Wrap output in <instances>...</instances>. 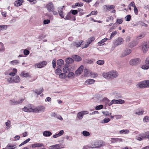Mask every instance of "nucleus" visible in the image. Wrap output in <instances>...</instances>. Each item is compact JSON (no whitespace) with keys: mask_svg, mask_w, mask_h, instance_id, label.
<instances>
[{"mask_svg":"<svg viewBox=\"0 0 149 149\" xmlns=\"http://www.w3.org/2000/svg\"><path fill=\"white\" fill-rule=\"evenodd\" d=\"M102 113L104 114V115L106 116L111 115V113H109L108 111H102Z\"/></svg>","mask_w":149,"mask_h":149,"instance_id":"nucleus-55","label":"nucleus"},{"mask_svg":"<svg viewBox=\"0 0 149 149\" xmlns=\"http://www.w3.org/2000/svg\"><path fill=\"white\" fill-rule=\"evenodd\" d=\"M103 108V105L101 104L96 106L95 107V109L96 110H99L102 109Z\"/></svg>","mask_w":149,"mask_h":149,"instance_id":"nucleus-54","label":"nucleus"},{"mask_svg":"<svg viewBox=\"0 0 149 149\" xmlns=\"http://www.w3.org/2000/svg\"><path fill=\"white\" fill-rule=\"evenodd\" d=\"M43 88H41L39 89H36L35 90V92L37 93L38 95L41 94L43 91Z\"/></svg>","mask_w":149,"mask_h":149,"instance_id":"nucleus-29","label":"nucleus"},{"mask_svg":"<svg viewBox=\"0 0 149 149\" xmlns=\"http://www.w3.org/2000/svg\"><path fill=\"white\" fill-rule=\"evenodd\" d=\"M74 76V73L72 72H70L68 74L67 77L68 78H70L71 77H73Z\"/></svg>","mask_w":149,"mask_h":149,"instance_id":"nucleus-45","label":"nucleus"},{"mask_svg":"<svg viewBox=\"0 0 149 149\" xmlns=\"http://www.w3.org/2000/svg\"><path fill=\"white\" fill-rule=\"evenodd\" d=\"M95 39L94 37H92L89 38L87 41V43L89 44H91Z\"/></svg>","mask_w":149,"mask_h":149,"instance_id":"nucleus-38","label":"nucleus"},{"mask_svg":"<svg viewBox=\"0 0 149 149\" xmlns=\"http://www.w3.org/2000/svg\"><path fill=\"white\" fill-rule=\"evenodd\" d=\"M104 6H105L108 11H109L112 9H113L115 8V6L113 5H104Z\"/></svg>","mask_w":149,"mask_h":149,"instance_id":"nucleus-26","label":"nucleus"},{"mask_svg":"<svg viewBox=\"0 0 149 149\" xmlns=\"http://www.w3.org/2000/svg\"><path fill=\"white\" fill-rule=\"evenodd\" d=\"M66 77V74L65 73H62L59 75V77L63 79H65Z\"/></svg>","mask_w":149,"mask_h":149,"instance_id":"nucleus-34","label":"nucleus"},{"mask_svg":"<svg viewBox=\"0 0 149 149\" xmlns=\"http://www.w3.org/2000/svg\"><path fill=\"white\" fill-rule=\"evenodd\" d=\"M88 113V112L87 111H83L79 112L77 114V117L79 119H82L84 115Z\"/></svg>","mask_w":149,"mask_h":149,"instance_id":"nucleus-8","label":"nucleus"},{"mask_svg":"<svg viewBox=\"0 0 149 149\" xmlns=\"http://www.w3.org/2000/svg\"><path fill=\"white\" fill-rule=\"evenodd\" d=\"M46 7L48 11L49 12L53 11L55 9L54 4L52 2L49 3L47 4Z\"/></svg>","mask_w":149,"mask_h":149,"instance_id":"nucleus-6","label":"nucleus"},{"mask_svg":"<svg viewBox=\"0 0 149 149\" xmlns=\"http://www.w3.org/2000/svg\"><path fill=\"white\" fill-rule=\"evenodd\" d=\"M131 52L132 51L131 49H126L122 54L121 56L122 57H124L130 54Z\"/></svg>","mask_w":149,"mask_h":149,"instance_id":"nucleus-15","label":"nucleus"},{"mask_svg":"<svg viewBox=\"0 0 149 149\" xmlns=\"http://www.w3.org/2000/svg\"><path fill=\"white\" fill-rule=\"evenodd\" d=\"M94 80L92 79H87L85 81V84H86L90 85L93 84L95 82Z\"/></svg>","mask_w":149,"mask_h":149,"instance_id":"nucleus-23","label":"nucleus"},{"mask_svg":"<svg viewBox=\"0 0 149 149\" xmlns=\"http://www.w3.org/2000/svg\"><path fill=\"white\" fill-rule=\"evenodd\" d=\"M78 12L79 13V15L81 16L84 14L83 10L80 8H78Z\"/></svg>","mask_w":149,"mask_h":149,"instance_id":"nucleus-51","label":"nucleus"},{"mask_svg":"<svg viewBox=\"0 0 149 149\" xmlns=\"http://www.w3.org/2000/svg\"><path fill=\"white\" fill-rule=\"evenodd\" d=\"M24 1L22 0H18L15 1L14 2V5L17 7H18L21 6Z\"/></svg>","mask_w":149,"mask_h":149,"instance_id":"nucleus-19","label":"nucleus"},{"mask_svg":"<svg viewBox=\"0 0 149 149\" xmlns=\"http://www.w3.org/2000/svg\"><path fill=\"white\" fill-rule=\"evenodd\" d=\"M118 75L117 71L113 70L108 72H104L102 74V76L106 79H112L117 77Z\"/></svg>","mask_w":149,"mask_h":149,"instance_id":"nucleus-1","label":"nucleus"},{"mask_svg":"<svg viewBox=\"0 0 149 149\" xmlns=\"http://www.w3.org/2000/svg\"><path fill=\"white\" fill-rule=\"evenodd\" d=\"M43 145L41 143H35L32 145V147L33 148H35L36 147H39L42 146Z\"/></svg>","mask_w":149,"mask_h":149,"instance_id":"nucleus-39","label":"nucleus"},{"mask_svg":"<svg viewBox=\"0 0 149 149\" xmlns=\"http://www.w3.org/2000/svg\"><path fill=\"white\" fill-rule=\"evenodd\" d=\"M94 143L96 148L102 147L104 144L103 142L101 141H97L95 142Z\"/></svg>","mask_w":149,"mask_h":149,"instance_id":"nucleus-16","label":"nucleus"},{"mask_svg":"<svg viewBox=\"0 0 149 149\" xmlns=\"http://www.w3.org/2000/svg\"><path fill=\"white\" fill-rule=\"evenodd\" d=\"M146 35V33L145 32H143L141 33L140 35L136 37L137 40H139L143 38Z\"/></svg>","mask_w":149,"mask_h":149,"instance_id":"nucleus-25","label":"nucleus"},{"mask_svg":"<svg viewBox=\"0 0 149 149\" xmlns=\"http://www.w3.org/2000/svg\"><path fill=\"white\" fill-rule=\"evenodd\" d=\"M7 28V25H0V31L3 30L4 29H6Z\"/></svg>","mask_w":149,"mask_h":149,"instance_id":"nucleus-47","label":"nucleus"},{"mask_svg":"<svg viewBox=\"0 0 149 149\" xmlns=\"http://www.w3.org/2000/svg\"><path fill=\"white\" fill-rule=\"evenodd\" d=\"M129 132L130 131L127 130H123L120 131H119V133L120 134H128Z\"/></svg>","mask_w":149,"mask_h":149,"instance_id":"nucleus-36","label":"nucleus"},{"mask_svg":"<svg viewBox=\"0 0 149 149\" xmlns=\"http://www.w3.org/2000/svg\"><path fill=\"white\" fill-rule=\"evenodd\" d=\"M117 104H122L125 103V101L121 99H119L116 100Z\"/></svg>","mask_w":149,"mask_h":149,"instance_id":"nucleus-48","label":"nucleus"},{"mask_svg":"<svg viewBox=\"0 0 149 149\" xmlns=\"http://www.w3.org/2000/svg\"><path fill=\"white\" fill-rule=\"evenodd\" d=\"M72 15H75L77 14L78 12V10H72L70 12Z\"/></svg>","mask_w":149,"mask_h":149,"instance_id":"nucleus-50","label":"nucleus"},{"mask_svg":"<svg viewBox=\"0 0 149 149\" xmlns=\"http://www.w3.org/2000/svg\"><path fill=\"white\" fill-rule=\"evenodd\" d=\"M117 31H115L112 32V33L111 34L110 37V40L113 37L117 34Z\"/></svg>","mask_w":149,"mask_h":149,"instance_id":"nucleus-43","label":"nucleus"},{"mask_svg":"<svg viewBox=\"0 0 149 149\" xmlns=\"http://www.w3.org/2000/svg\"><path fill=\"white\" fill-rule=\"evenodd\" d=\"M139 22V24L141 25L142 26H144L145 27L148 26V25L147 24H146L143 22Z\"/></svg>","mask_w":149,"mask_h":149,"instance_id":"nucleus-61","label":"nucleus"},{"mask_svg":"<svg viewBox=\"0 0 149 149\" xmlns=\"http://www.w3.org/2000/svg\"><path fill=\"white\" fill-rule=\"evenodd\" d=\"M29 52L27 49H24V54L25 55H27L29 54Z\"/></svg>","mask_w":149,"mask_h":149,"instance_id":"nucleus-62","label":"nucleus"},{"mask_svg":"<svg viewBox=\"0 0 149 149\" xmlns=\"http://www.w3.org/2000/svg\"><path fill=\"white\" fill-rule=\"evenodd\" d=\"M64 6H62V7H58V12L60 16L62 18H64V16L63 15V8Z\"/></svg>","mask_w":149,"mask_h":149,"instance_id":"nucleus-20","label":"nucleus"},{"mask_svg":"<svg viewBox=\"0 0 149 149\" xmlns=\"http://www.w3.org/2000/svg\"><path fill=\"white\" fill-rule=\"evenodd\" d=\"M124 41L123 39L122 38L119 37L116 39L114 42V45L118 46L122 44Z\"/></svg>","mask_w":149,"mask_h":149,"instance_id":"nucleus-9","label":"nucleus"},{"mask_svg":"<svg viewBox=\"0 0 149 149\" xmlns=\"http://www.w3.org/2000/svg\"><path fill=\"white\" fill-rule=\"evenodd\" d=\"M125 18L126 19V20L127 21H130V20L131 19V16L130 15H127L125 17Z\"/></svg>","mask_w":149,"mask_h":149,"instance_id":"nucleus-53","label":"nucleus"},{"mask_svg":"<svg viewBox=\"0 0 149 149\" xmlns=\"http://www.w3.org/2000/svg\"><path fill=\"white\" fill-rule=\"evenodd\" d=\"M104 61L103 60H99L97 61L96 63L97 64L99 65H103L104 63Z\"/></svg>","mask_w":149,"mask_h":149,"instance_id":"nucleus-46","label":"nucleus"},{"mask_svg":"<svg viewBox=\"0 0 149 149\" xmlns=\"http://www.w3.org/2000/svg\"><path fill=\"white\" fill-rule=\"evenodd\" d=\"M143 113V110L139 111L138 112H136L135 113L139 115H141Z\"/></svg>","mask_w":149,"mask_h":149,"instance_id":"nucleus-52","label":"nucleus"},{"mask_svg":"<svg viewBox=\"0 0 149 149\" xmlns=\"http://www.w3.org/2000/svg\"><path fill=\"white\" fill-rule=\"evenodd\" d=\"M22 110L23 111L26 112H34L33 109L31 107L29 106L24 107Z\"/></svg>","mask_w":149,"mask_h":149,"instance_id":"nucleus-18","label":"nucleus"},{"mask_svg":"<svg viewBox=\"0 0 149 149\" xmlns=\"http://www.w3.org/2000/svg\"><path fill=\"white\" fill-rule=\"evenodd\" d=\"M84 42L82 40H80L79 42H75L74 43V46L77 45V47H79Z\"/></svg>","mask_w":149,"mask_h":149,"instance_id":"nucleus-32","label":"nucleus"},{"mask_svg":"<svg viewBox=\"0 0 149 149\" xmlns=\"http://www.w3.org/2000/svg\"><path fill=\"white\" fill-rule=\"evenodd\" d=\"M61 144H56L50 146L51 149H59L62 148Z\"/></svg>","mask_w":149,"mask_h":149,"instance_id":"nucleus-21","label":"nucleus"},{"mask_svg":"<svg viewBox=\"0 0 149 149\" xmlns=\"http://www.w3.org/2000/svg\"><path fill=\"white\" fill-rule=\"evenodd\" d=\"M57 64L59 66H61L64 64V61L62 59H60L57 60Z\"/></svg>","mask_w":149,"mask_h":149,"instance_id":"nucleus-28","label":"nucleus"},{"mask_svg":"<svg viewBox=\"0 0 149 149\" xmlns=\"http://www.w3.org/2000/svg\"><path fill=\"white\" fill-rule=\"evenodd\" d=\"M21 76H23L25 77H31V76L29 73H24V72H22L21 74Z\"/></svg>","mask_w":149,"mask_h":149,"instance_id":"nucleus-31","label":"nucleus"},{"mask_svg":"<svg viewBox=\"0 0 149 149\" xmlns=\"http://www.w3.org/2000/svg\"><path fill=\"white\" fill-rule=\"evenodd\" d=\"M51 116L52 117L54 116L61 120H63V119L61 116H60V115H58L57 114L55 113H52Z\"/></svg>","mask_w":149,"mask_h":149,"instance_id":"nucleus-24","label":"nucleus"},{"mask_svg":"<svg viewBox=\"0 0 149 149\" xmlns=\"http://www.w3.org/2000/svg\"><path fill=\"white\" fill-rule=\"evenodd\" d=\"M144 122H149V117L148 116H145L143 118Z\"/></svg>","mask_w":149,"mask_h":149,"instance_id":"nucleus-56","label":"nucleus"},{"mask_svg":"<svg viewBox=\"0 0 149 149\" xmlns=\"http://www.w3.org/2000/svg\"><path fill=\"white\" fill-rule=\"evenodd\" d=\"M62 72V70L60 68H58L55 71V73L56 74L58 75L59 73Z\"/></svg>","mask_w":149,"mask_h":149,"instance_id":"nucleus-57","label":"nucleus"},{"mask_svg":"<svg viewBox=\"0 0 149 149\" xmlns=\"http://www.w3.org/2000/svg\"><path fill=\"white\" fill-rule=\"evenodd\" d=\"M138 85L140 88H149V80H146L139 83Z\"/></svg>","mask_w":149,"mask_h":149,"instance_id":"nucleus-2","label":"nucleus"},{"mask_svg":"<svg viewBox=\"0 0 149 149\" xmlns=\"http://www.w3.org/2000/svg\"><path fill=\"white\" fill-rule=\"evenodd\" d=\"M47 64V62L46 61H43L41 62L37 63L35 65V66H37V68H41L45 66Z\"/></svg>","mask_w":149,"mask_h":149,"instance_id":"nucleus-11","label":"nucleus"},{"mask_svg":"<svg viewBox=\"0 0 149 149\" xmlns=\"http://www.w3.org/2000/svg\"><path fill=\"white\" fill-rule=\"evenodd\" d=\"M140 61L139 59L136 58L131 60L129 61V64L131 65L136 66L139 64Z\"/></svg>","mask_w":149,"mask_h":149,"instance_id":"nucleus-4","label":"nucleus"},{"mask_svg":"<svg viewBox=\"0 0 149 149\" xmlns=\"http://www.w3.org/2000/svg\"><path fill=\"white\" fill-rule=\"evenodd\" d=\"M65 61L67 63H71L73 61V60L71 58H68L66 59Z\"/></svg>","mask_w":149,"mask_h":149,"instance_id":"nucleus-35","label":"nucleus"},{"mask_svg":"<svg viewBox=\"0 0 149 149\" xmlns=\"http://www.w3.org/2000/svg\"><path fill=\"white\" fill-rule=\"evenodd\" d=\"M24 99H21L19 100L16 101L13 100L10 101V104L13 105H17L19 104L22 103L24 100Z\"/></svg>","mask_w":149,"mask_h":149,"instance_id":"nucleus-13","label":"nucleus"},{"mask_svg":"<svg viewBox=\"0 0 149 149\" xmlns=\"http://www.w3.org/2000/svg\"><path fill=\"white\" fill-rule=\"evenodd\" d=\"M45 107L43 106H39L33 109L34 112L36 113L43 112L45 111Z\"/></svg>","mask_w":149,"mask_h":149,"instance_id":"nucleus-3","label":"nucleus"},{"mask_svg":"<svg viewBox=\"0 0 149 149\" xmlns=\"http://www.w3.org/2000/svg\"><path fill=\"white\" fill-rule=\"evenodd\" d=\"M141 68L144 70H146L149 68V57H148L146 60V65L142 66Z\"/></svg>","mask_w":149,"mask_h":149,"instance_id":"nucleus-14","label":"nucleus"},{"mask_svg":"<svg viewBox=\"0 0 149 149\" xmlns=\"http://www.w3.org/2000/svg\"><path fill=\"white\" fill-rule=\"evenodd\" d=\"M110 120L109 118H105L103 120V123H107L109 122Z\"/></svg>","mask_w":149,"mask_h":149,"instance_id":"nucleus-58","label":"nucleus"},{"mask_svg":"<svg viewBox=\"0 0 149 149\" xmlns=\"http://www.w3.org/2000/svg\"><path fill=\"white\" fill-rule=\"evenodd\" d=\"M14 146L13 145H10L9 144H8L6 147L9 148V149H14L15 148H13Z\"/></svg>","mask_w":149,"mask_h":149,"instance_id":"nucleus-63","label":"nucleus"},{"mask_svg":"<svg viewBox=\"0 0 149 149\" xmlns=\"http://www.w3.org/2000/svg\"><path fill=\"white\" fill-rule=\"evenodd\" d=\"M73 58L76 61H79L81 60V58L80 57L77 55H75L73 56Z\"/></svg>","mask_w":149,"mask_h":149,"instance_id":"nucleus-30","label":"nucleus"},{"mask_svg":"<svg viewBox=\"0 0 149 149\" xmlns=\"http://www.w3.org/2000/svg\"><path fill=\"white\" fill-rule=\"evenodd\" d=\"M30 140V139L29 138H28L26 140L24 141V142H22L20 145L19 146V147L21 146L26 143L28 142H29Z\"/></svg>","mask_w":149,"mask_h":149,"instance_id":"nucleus-40","label":"nucleus"},{"mask_svg":"<svg viewBox=\"0 0 149 149\" xmlns=\"http://www.w3.org/2000/svg\"><path fill=\"white\" fill-rule=\"evenodd\" d=\"M149 48L148 45L147 43L144 42L143 43L142 45V48L143 52L144 53H146V52Z\"/></svg>","mask_w":149,"mask_h":149,"instance_id":"nucleus-17","label":"nucleus"},{"mask_svg":"<svg viewBox=\"0 0 149 149\" xmlns=\"http://www.w3.org/2000/svg\"><path fill=\"white\" fill-rule=\"evenodd\" d=\"M13 82L15 83H18L20 81V79L19 76H16L13 78Z\"/></svg>","mask_w":149,"mask_h":149,"instance_id":"nucleus-27","label":"nucleus"},{"mask_svg":"<svg viewBox=\"0 0 149 149\" xmlns=\"http://www.w3.org/2000/svg\"><path fill=\"white\" fill-rule=\"evenodd\" d=\"M63 71L64 72L67 73L69 71L68 67H65L63 69Z\"/></svg>","mask_w":149,"mask_h":149,"instance_id":"nucleus-60","label":"nucleus"},{"mask_svg":"<svg viewBox=\"0 0 149 149\" xmlns=\"http://www.w3.org/2000/svg\"><path fill=\"white\" fill-rule=\"evenodd\" d=\"M83 135L85 136H88L90 135V133L89 132L86 131H84L82 132Z\"/></svg>","mask_w":149,"mask_h":149,"instance_id":"nucleus-44","label":"nucleus"},{"mask_svg":"<svg viewBox=\"0 0 149 149\" xmlns=\"http://www.w3.org/2000/svg\"><path fill=\"white\" fill-rule=\"evenodd\" d=\"M123 141V139L121 138H113L111 139L110 141L112 143H115L117 142H120Z\"/></svg>","mask_w":149,"mask_h":149,"instance_id":"nucleus-12","label":"nucleus"},{"mask_svg":"<svg viewBox=\"0 0 149 149\" xmlns=\"http://www.w3.org/2000/svg\"><path fill=\"white\" fill-rule=\"evenodd\" d=\"M147 132L139 134L136 137V139L139 141H141L145 138H146Z\"/></svg>","mask_w":149,"mask_h":149,"instance_id":"nucleus-7","label":"nucleus"},{"mask_svg":"<svg viewBox=\"0 0 149 149\" xmlns=\"http://www.w3.org/2000/svg\"><path fill=\"white\" fill-rule=\"evenodd\" d=\"M108 39L107 38H105L104 39H103L101 40L100 42H98L97 44L98 45H101L102 44L105 42Z\"/></svg>","mask_w":149,"mask_h":149,"instance_id":"nucleus-37","label":"nucleus"},{"mask_svg":"<svg viewBox=\"0 0 149 149\" xmlns=\"http://www.w3.org/2000/svg\"><path fill=\"white\" fill-rule=\"evenodd\" d=\"M50 22V21L49 19L45 20L43 21V23L45 24H48Z\"/></svg>","mask_w":149,"mask_h":149,"instance_id":"nucleus-64","label":"nucleus"},{"mask_svg":"<svg viewBox=\"0 0 149 149\" xmlns=\"http://www.w3.org/2000/svg\"><path fill=\"white\" fill-rule=\"evenodd\" d=\"M64 19H65L73 20V21H75L76 20L75 17L72 15L70 12L68 13L67 14L65 18H64Z\"/></svg>","mask_w":149,"mask_h":149,"instance_id":"nucleus-5","label":"nucleus"},{"mask_svg":"<svg viewBox=\"0 0 149 149\" xmlns=\"http://www.w3.org/2000/svg\"><path fill=\"white\" fill-rule=\"evenodd\" d=\"M87 147L92 148H96V147L95 146L94 143L89 144L87 146Z\"/></svg>","mask_w":149,"mask_h":149,"instance_id":"nucleus-42","label":"nucleus"},{"mask_svg":"<svg viewBox=\"0 0 149 149\" xmlns=\"http://www.w3.org/2000/svg\"><path fill=\"white\" fill-rule=\"evenodd\" d=\"M84 76H86L89 74V72L87 69H85L84 70Z\"/></svg>","mask_w":149,"mask_h":149,"instance_id":"nucleus-59","label":"nucleus"},{"mask_svg":"<svg viewBox=\"0 0 149 149\" xmlns=\"http://www.w3.org/2000/svg\"><path fill=\"white\" fill-rule=\"evenodd\" d=\"M43 135L45 137H49L52 135V133L50 131H44L43 132Z\"/></svg>","mask_w":149,"mask_h":149,"instance_id":"nucleus-22","label":"nucleus"},{"mask_svg":"<svg viewBox=\"0 0 149 149\" xmlns=\"http://www.w3.org/2000/svg\"><path fill=\"white\" fill-rule=\"evenodd\" d=\"M30 140V139L29 138H28L26 140L24 141V142H22L20 145L19 146V147L21 146L26 143L28 142H29Z\"/></svg>","mask_w":149,"mask_h":149,"instance_id":"nucleus-41","label":"nucleus"},{"mask_svg":"<svg viewBox=\"0 0 149 149\" xmlns=\"http://www.w3.org/2000/svg\"><path fill=\"white\" fill-rule=\"evenodd\" d=\"M84 66L81 65L75 71V74L76 76L80 75L83 71L84 69Z\"/></svg>","mask_w":149,"mask_h":149,"instance_id":"nucleus-10","label":"nucleus"},{"mask_svg":"<svg viewBox=\"0 0 149 149\" xmlns=\"http://www.w3.org/2000/svg\"><path fill=\"white\" fill-rule=\"evenodd\" d=\"M5 124L7 129H9L11 127V122L10 120H8L7 122L5 123Z\"/></svg>","mask_w":149,"mask_h":149,"instance_id":"nucleus-33","label":"nucleus"},{"mask_svg":"<svg viewBox=\"0 0 149 149\" xmlns=\"http://www.w3.org/2000/svg\"><path fill=\"white\" fill-rule=\"evenodd\" d=\"M10 63L13 65H15V64H19V62L18 60H14L11 61L10 62Z\"/></svg>","mask_w":149,"mask_h":149,"instance_id":"nucleus-49","label":"nucleus"}]
</instances>
